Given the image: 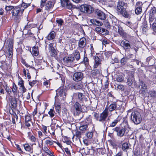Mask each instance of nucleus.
<instances>
[{"label":"nucleus","mask_w":156,"mask_h":156,"mask_svg":"<svg viewBox=\"0 0 156 156\" xmlns=\"http://www.w3.org/2000/svg\"><path fill=\"white\" fill-rule=\"evenodd\" d=\"M118 0L116 8L118 14L121 15L125 18H130V15L129 14L126 9L128 7L127 3L124 2L123 0Z\"/></svg>","instance_id":"1"},{"label":"nucleus","mask_w":156,"mask_h":156,"mask_svg":"<svg viewBox=\"0 0 156 156\" xmlns=\"http://www.w3.org/2000/svg\"><path fill=\"white\" fill-rule=\"evenodd\" d=\"M94 119L97 121L104 124V125H106V119L108 115V112H107L106 108H105L102 112L100 115L99 113L94 112L93 113Z\"/></svg>","instance_id":"2"},{"label":"nucleus","mask_w":156,"mask_h":156,"mask_svg":"<svg viewBox=\"0 0 156 156\" xmlns=\"http://www.w3.org/2000/svg\"><path fill=\"white\" fill-rule=\"evenodd\" d=\"M23 11L18 5L14 6L11 12L12 17L16 22H20V17L23 15Z\"/></svg>","instance_id":"3"},{"label":"nucleus","mask_w":156,"mask_h":156,"mask_svg":"<svg viewBox=\"0 0 156 156\" xmlns=\"http://www.w3.org/2000/svg\"><path fill=\"white\" fill-rule=\"evenodd\" d=\"M112 130L117 133V135L121 137L126 136L129 132V128L127 126H116L113 128Z\"/></svg>","instance_id":"4"},{"label":"nucleus","mask_w":156,"mask_h":156,"mask_svg":"<svg viewBox=\"0 0 156 156\" xmlns=\"http://www.w3.org/2000/svg\"><path fill=\"white\" fill-rule=\"evenodd\" d=\"M105 108H106L107 110V112L108 111L109 112H112L114 111L120 110L122 109V112L124 111V107L122 106V104L121 103H119L117 101H114L112 102L111 104L108 107H106Z\"/></svg>","instance_id":"5"},{"label":"nucleus","mask_w":156,"mask_h":156,"mask_svg":"<svg viewBox=\"0 0 156 156\" xmlns=\"http://www.w3.org/2000/svg\"><path fill=\"white\" fill-rule=\"evenodd\" d=\"M47 0H41L40 7L42 8L44 7V10L48 11L53 8L56 3L55 0H50L47 2Z\"/></svg>","instance_id":"6"},{"label":"nucleus","mask_w":156,"mask_h":156,"mask_svg":"<svg viewBox=\"0 0 156 156\" xmlns=\"http://www.w3.org/2000/svg\"><path fill=\"white\" fill-rule=\"evenodd\" d=\"M7 42L8 43L7 45V56L9 59L12 61L13 58L14 41L13 39H9Z\"/></svg>","instance_id":"7"},{"label":"nucleus","mask_w":156,"mask_h":156,"mask_svg":"<svg viewBox=\"0 0 156 156\" xmlns=\"http://www.w3.org/2000/svg\"><path fill=\"white\" fill-rule=\"evenodd\" d=\"M131 119L135 124H140L142 120L140 113L137 111L132 112L131 115Z\"/></svg>","instance_id":"8"},{"label":"nucleus","mask_w":156,"mask_h":156,"mask_svg":"<svg viewBox=\"0 0 156 156\" xmlns=\"http://www.w3.org/2000/svg\"><path fill=\"white\" fill-rule=\"evenodd\" d=\"M63 61L66 65L69 67L74 66L76 62L74 57L71 55L65 56L63 58Z\"/></svg>","instance_id":"9"},{"label":"nucleus","mask_w":156,"mask_h":156,"mask_svg":"<svg viewBox=\"0 0 156 156\" xmlns=\"http://www.w3.org/2000/svg\"><path fill=\"white\" fill-rule=\"evenodd\" d=\"M81 12L84 13L90 14L93 12L94 8L91 5L86 4L82 5L79 8Z\"/></svg>","instance_id":"10"},{"label":"nucleus","mask_w":156,"mask_h":156,"mask_svg":"<svg viewBox=\"0 0 156 156\" xmlns=\"http://www.w3.org/2000/svg\"><path fill=\"white\" fill-rule=\"evenodd\" d=\"M72 108L73 112L76 115L80 114L83 111L81 104L78 101L73 103Z\"/></svg>","instance_id":"11"},{"label":"nucleus","mask_w":156,"mask_h":156,"mask_svg":"<svg viewBox=\"0 0 156 156\" xmlns=\"http://www.w3.org/2000/svg\"><path fill=\"white\" fill-rule=\"evenodd\" d=\"M84 77V74L82 72H77L74 73L73 76V79L76 82H81Z\"/></svg>","instance_id":"12"},{"label":"nucleus","mask_w":156,"mask_h":156,"mask_svg":"<svg viewBox=\"0 0 156 156\" xmlns=\"http://www.w3.org/2000/svg\"><path fill=\"white\" fill-rule=\"evenodd\" d=\"M94 148V147L92 146L91 147V149H90L87 147L86 148H83L81 150V152L84 155L89 154L94 155L95 151Z\"/></svg>","instance_id":"13"},{"label":"nucleus","mask_w":156,"mask_h":156,"mask_svg":"<svg viewBox=\"0 0 156 156\" xmlns=\"http://www.w3.org/2000/svg\"><path fill=\"white\" fill-rule=\"evenodd\" d=\"M54 44L51 43L48 45V50L50 56L51 57H55L57 56V53L56 50L54 47Z\"/></svg>","instance_id":"14"},{"label":"nucleus","mask_w":156,"mask_h":156,"mask_svg":"<svg viewBox=\"0 0 156 156\" xmlns=\"http://www.w3.org/2000/svg\"><path fill=\"white\" fill-rule=\"evenodd\" d=\"M143 4L142 2L139 1L137 2L135 6V13L136 15L140 14L142 12V8Z\"/></svg>","instance_id":"15"},{"label":"nucleus","mask_w":156,"mask_h":156,"mask_svg":"<svg viewBox=\"0 0 156 156\" xmlns=\"http://www.w3.org/2000/svg\"><path fill=\"white\" fill-rule=\"evenodd\" d=\"M56 96L57 97H62L63 98H65L66 93V89L64 87H60L56 90Z\"/></svg>","instance_id":"16"},{"label":"nucleus","mask_w":156,"mask_h":156,"mask_svg":"<svg viewBox=\"0 0 156 156\" xmlns=\"http://www.w3.org/2000/svg\"><path fill=\"white\" fill-rule=\"evenodd\" d=\"M1 65L0 68L5 72L8 71L11 67V65L6 63V62L3 60L0 61Z\"/></svg>","instance_id":"17"},{"label":"nucleus","mask_w":156,"mask_h":156,"mask_svg":"<svg viewBox=\"0 0 156 156\" xmlns=\"http://www.w3.org/2000/svg\"><path fill=\"white\" fill-rule=\"evenodd\" d=\"M122 118V116H118L116 119L112 121L109 124L107 125L106 128V130H107L108 128L115 127L117 125V123L120 121Z\"/></svg>","instance_id":"18"},{"label":"nucleus","mask_w":156,"mask_h":156,"mask_svg":"<svg viewBox=\"0 0 156 156\" xmlns=\"http://www.w3.org/2000/svg\"><path fill=\"white\" fill-rule=\"evenodd\" d=\"M9 101L11 105V108L9 109V111L11 110L13 111L14 110H16L17 106L16 99L15 98H9Z\"/></svg>","instance_id":"19"},{"label":"nucleus","mask_w":156,"mask_h":156,"mask_svg":"<svg viewBox=\"0 0 156 156\" xmlns=\"http://www.w3.org/2000/svg\"><path fill=\"white\" fill-rule=\"evenodd\" d=\"M140 84L141 87L139 91V93L142 95H145L146 92L147 90V86L143 80L140 81Z\"/></svg>","instance_id":"20"},{"label":"nucleus","mask_w":156,"mask_h":156,"mask_svg":"<svg viewBox=\"0 0 156 156\" xmlns=\"http://www.w3.org/2000/svg\"><path fill=\"white\" fill-rule=\"evenodd\" d=\"M97 18L101 20H105L106 18V14L102 11L99 9H96L95 12Z\"/></svg>","instance_id":"21"},{"label":"nucleus","mask_w":156,"mask_h":156,"mask_svg":"<svg viewBox=\"0 0 156 156\" xmlns=\"http://www.w3.org/2000/svg\"><path fill=\"white\" fill-rule=\"evenodd\" d=\"M86 39L84 37L81 38L78 42V48L80 50L83 49L86 45Z\"/></svg>","instance_id":"22"},{"label":"nucleus","mask_w":156,"mask_h":156,"mask_svg":"<svg viewBox=\"0 0 156 156\" xmlns=\"http://www.w3.org/2000/svg\"><path fill=\"white\" fill-rule=\"evenodd\" d=\"M121 45L125 51L131 48V45L129 43V41L126 40L122 41Z\"/></svg>","instance_id":"23"},{"label":"nucleus","mask_w":156,"mask_h":156,"mask_svg":"<svg viewBox=\"0 0 156 156\" xmlns=\"http://www.w3.org/2000/svg\"><path fill=\"white\" fill-rule=\"evenodd\" d=\"M62 5L63 7H66L68 9H71L73 7L72 4L69 0H61Z\"/></svg>","instance_id":"24"},{"label":"nucleus","mask_w":156,"mask_h":156,"mask_svg":"<svg viewBox=\"0 0 156 156\" xmlns=\"http://www.w3.org/2000/svg\"><path fill=\"white\" fill-rule=\"evenodd\" d=\"M94 58V64L93 68L96 69L99 66H100L101 64V60L98 58V56H93Z\"/></svg>","instance_id":"25"},{"label":"nucleus","mask_w":156,"mask_h":156,"mask_svg":"<svg viewBox=\"0 0 156 156\" xmlns=\"http://www.w3.org/2000/svg\"><path fill=\"white\" fill-rule=\"evenodd\" d=\"M21 145L23 147L24 149L26 151L30 153L33 152V146L32 145H30L29 143H26L23 144H21Z\"/></svg>","instance_id":"26"},{"label":"nucleus","mask_w":156,"mask_h":156,"mask_svg":"<svg viewBox=\"0 0 156 156\" xmlns=\"http://www.w3.org/2000/svg\"><path fill=\"white\" fill-rule=\"evenodd\" d=\"M146 62L148 65V66H155L154 65L155 63V60L153 56L147 57L146 59Z\"/></svg>","instance_id":"27"},{"label":"nucleus","mask_w":156,"mask_h":156,"mask_svg":"<svg viewBox=\"0 0 156 156\" xmlns=\"http://www.w3.org/2000/svg\"><path fill=\"white\" fill-rule=\"evenodd\" d=\"M91 23L90 24V26L93 25L94 26H100L102 25L103 23L95 19H92L88 21Z\"/></svg>","instance_id":"28"},{"label":"nucleus","mask_w":156,"mask_h":156,"mask_svg":"<svg viewBox=\"0 0 156 156\" xmlns=\"http://www.w3.org/2000/svg\"><path fill=\"white\" fill-rule=\"evenodd\" d=\"M45 140V145H47V147L52 146L54 144V141L53 140L49 137H46L44 139Z\"/></svg>","instance_id":"29"},{"label":"nucleus","mask_w":156,"mask_h":156,"mask_svg":"<svg viewBox=\"0 0 156 156\" xmlns=\"http://www.w3.org/2000/svg\"><path fill=\"white\" fill-rule=\"evenodd\" d=\"M30 52L34 56H37L39 54V47L36 45L34 46L32 48V51Z\"/></svg>","instance_id":"30"},{"label":"nucleus","mask_w":156,"mask_h":156,"mask_svg":"<svg viewBox=\"0 0 156 156\" xmlns=\"http://www.w3.org/2000/svg\"><path fill=\"white\" fill-rule=\"evenodd\" d=\"M118 33L122 38H125L127 37V34L125 32L123 28L120 26L118 27Z\"/></svg>","instance_id":"31"},{"label":"nucleus","mask_w":156,"mask_h":156,"mask_svg":"<svg viewBox=\"0 0 156 156\" xmlns=\"http://www.w3.org/2000/svg\"><path fill=\"white\" fill-rule=\"evenodd\" d=\"M87 56L86 51H84L83 60L81 63L84 64L86 66H87L89 65V60Z\"/></svg>","instance_id":"32"},{"label":"nucleus","mask_w":156,"mask_h":156,"mask_svg":"<svg viewBox=\"0 0 156 156\" xmlns=\"http://www.w3.org/2000/svg\"><path fill=\"white\" fill-rule=\"evenodd\" d=\"M140 149L138 147H136L133 151V156H142Z\"/></svg>","instance_id":"33"},{"label":"nucleus","mask_w":156,"mask_h":156,"mask_svg":"<svg viewBox=\"0 0 156 156\" xmlns=\"http://www.w3.org/2000/svg\"><path fill=\"white\" fill-rule=\"evenodd\" d=\"M74 83L73 86V87L76 90H80L83 88V83L81 81L79 82Z\"/></svg>","instance_id":"34"},{"label":"nucleus","mask_w":156,"mask_h":156,"mask_svg":"<svg viewBox=\"0 0 156 156\" xmlns=\"http://www.w3.org/2000/svg\"><path fill=\"white\" fill-rule=\"evenodd\" d=\"M27 137L30 141L33 143L36 142L37 139L35 136L32 135L31 132L29 131L27 133Z\"/></svg>","instance_id":"35"},{"label":"nucleus","mask_w":156,"mask_h":156,"mask_svg":"<svg viewBox=\"0 0 156 156\" xmlns=\"http://www.w3.org/2000/svg\"><path fill=\"white\" fill-rule=\"evenodd\" d=\"M56 36V33L54 31H51L46 37L48 41H51L55 39Z\"/></svg>","instance_id":"36"},{"label":"nucleus","mask_w":156,"mask_h":156,"mask_svg":"<svg viewBox=\"0 0 156 156\" xmlns=\"http://www.w3.org/2000/svg\"><path fill=\"white\" fill-rule=\"evenodd\" d=\"M62 142L66 143L67 145H71L72 143L71 141V138L66 136H62Z\"/></svg>","instance_id":"37"},{"label":"nucleus","mask_w":156,"mask_h":156,"mask_svg":"<svg viewBox=\"0 0 156 156\" xmlns=\"http://www.w3.org/2000/svg\"><path fill=\"white\" fill-rule=\"evenodd\" d=\"M81 132L78 131L77 130H75V134L73 135L72 138V139H73H73L75 137H76V140H79L80 141V138L81 137Z\"/></svg>","instance_id":"38"},{"label":"nucleus","mask_w":156,"mask_h":156,"mask_svg":"<svg viewBox=\"0 0 156 156\" xmlns=\"http://www.w3.org/2000/svg\"><path fill=\"white\" fill-rule=\"evenodd\" d=\"M101 71L100 69H93L91 71V75L92 77H95L98 75H99L101 73Z\"/></svg>","instance_id":"39"},{"label":"nucleus","mask_w":156,"mask_h":156,"mask_svg":"<svg viewBox=\"0 0 156 156\" xmlns=\"http://www.w3.org/2000/svg\"><path fill=\"white\" fill-rule=\"evenodd\" d=\"M78 99L80 103L83 102L84 101H87V98L85 97V96L83 95L82 93H79L78 94Z\"/></svg>","instance_id":"40"},{"label":"nucleus","mask_w":156,"mask_h":156,"mask_svg":"<svg viewBox=\"0 0 156 156\" xmlns=\"http://www.w3.org/2000/svg\"><path fill=\"white\" fill-rule=\"evenodd\" d=\"M37 24L30 23L29 22H28L27 24L25 26L24 30H27L30 28H35L37 27Z\"/></svg>","instance_id":"41"},{"label":"nucleus","mask_w":156,"mask_h":156,"mask_svg":"<svg viewBox=\"0 0 156 156\" xmlns=\"http://www.w3.org/2000/svg\"><path fill=\"white\" fill-rule=\"evenodd\" d=\"M148 95L153 99H156V91L154 89L149 90L148 93Z\"/></svg>","instance_id":"42"},{"label":"nucleus","mask_w":156,"mask_h":156,"mask_svg":"<svg viewBox=\"0 0 156 156\" xmlns=\"http://www.w3.org/2000/svg\"><path fill=\"white\" fill-rule=\"evenodd\" d=\"M130 145L129 142H124L122 145V149L124 152H127V151L129 149V146Z\"/></svg>","instance_id":"43"},{"label":"nucleus","mask_w":156,"mask_h":156,"mask_svg":"<svg viewBox=\"0 0 156 156\" xmlns=\"http://www.w3.org/2000/svg\"><path fill=\"white\" fill-rule=\"evenodd\" d=\"M30 5V3H27L23 2L21 4L18 6L22 9L23 10V13L24 11V9H27L28 7Z\"/></svg>","instance_id":"44"},{"label":"nucleus","mask_w":156,"mask_h":156,"mask_svg":"<svg viewBox=\"0 0 156 156\" xmlns=\"http://www.w3.org/2000/svg\"><path fill=\"white\" fill-rule=\"evenodd\" d=\"M48 114L49 115V116L51 118H54L55 116L56 113L55 111L54 108H51L48 112Z\"/></svg>","instance_id":"45"},{"label":"nucleus","mask_w":156,"mask_h":156,"mask_svg":"<svg viewBox=\"0 0 156 156\" xmlns=\"http://www.w3.org/2000/svg\"><path fill=\"white\" fill-rule=\"evenodd\" d=\"M76 61H79L80 58V52L78 50H76L73 53Z\"/></svg>","instance_id":"46"},{"label":"nucleus","mask_w":156,"mask_h":156,"mask_svg":"<svg viewBox=\"0 0 156 156\" xmlns=\"http://www.w3.org/2000/svg\"><path fill=\"white\" fill-rule=\"evenodd\" d=\"M65 151L66 153L67 156H71V151L72 149V147L71 145H69L68 147L63 148Z\"/></svg>","instance_id":"47"},{"label":"nucleus","mask_w":156,"mask_h":156,"mask_svg":"<svg viewBox=\"0 0 156 156\" xmlns=\"http://www.w3.org/2000/svg\"><path fill=\"white\" fill-rule=\"evenodd\" d=\"M55 109L56 112L58 114H60L61 112V105L59 102H57L54 105Z\"/></svg>","instance_id":"48"},{"label":"nucleus","mask_w":156,"mask_h":156,"mask_svg":"<svg viewBox=\"0 0 156 156\" xmlns=\"http://www.w3.org/2000/svg\"><path fill=\"white\" fill-rule=\"evenodd\" d=\"M88 126V125L84 123V122H81L80 124L79 129L80 130L85 131L87 129Z\"/></svg>","instance_id":"49"},{"label":"nucleus","mask_w":156,"mask_h":156,"mask_svg":"<svg viewBox=\"0 0 156 156\" xmlns=\"http://www.w3.org/2000/svg\"><path fill=\"white\" fill-rule=\"evenodd\" d=\"M51 79L47 80L46 78H44V82L43 83V85L44 86L46 87L48 89H49L50 88L51 82L50 80Z\"/></svg>","instance_id":"50"},{"label":"nucleus","mask_w":156,"mask_h":156,"mask_svg":"<svg viewBox=\"0 0 156 156\" xmlns=\"http://www.w3.org/2000/svg\"><path fill=\"white\" fill-rule=\"evenodd\" d=\"M89 91L94 90L95 89L94 84L92 82H90L86 85Z\"/></svg>","instance_id":"51"},{"label":"nucleus","mask_w":156,"mask_h":156,"mask_svg":"<svg viewBox=\"0 0 156 156\" xmlns=\"http://www.w3.org/2000/svg\"><path fill=\"white\" fill-rule=\"evenodd\" d=\"M129 59V58L127 56H124L120 60V63L122 66H124L127 62L128 61Z\"/></svg>","instance_id":"52"},{"label":"nucleus","mask_w":156,"mask_h":156,"mask_svg":"<svg viewBox=\"0 0 156 156\" xmlns=\"http://www.w3.org/2000/svg\"><path fill=\"white\" fill-rule=\"evenodd\" d=\"M84 123L86 124L88 126L89 124H91L92 122V120L91 117H88L86 118L85 120L83 121Z\"/></svg>","instance_id":"53"},{"label":"nucleus","mask_w":156,"mask_h":156,"mask_svg":"<svg viewBox=\"0 0 156 156\" xmlns=\"http://www.w3.org/2000/svg\"><path fill=\"white\" fill-rule=\"evenodd\" d=\"M12 92L14 95H17V93L19 92L17 88L16 85L13 83L12 88Z\"/></svg>","instance_id":"54"},{"label":"nucleus","mask_w":156,"mask_h":156,"mask_svg":"<svg viewBox=\"0 0 156 156\" xmlns=\"http://www.w3.org/2000/svg\"><path fill=\"white\" fill-rule=\"evenodd\" d=\"M9 113L12 115V118H14L15 119H16L17 121L18 119V116L16 114L15 111L11 110L9 111Z\"/></svg>","instance_id":"55"},{"label":"nucleus","mask_w":156,"mask_h":156,"mask_svg":"<svg viewBox=\"0 0 156 156\" xmlns=\"http://www.w3.org/2000/svg\"><path fill=\"white\" fill-rule=\"evenodd\" d=\"M149 15L155 16L156 14V8L154 7L152 8L148 12Z\"/></svg>","instance_id":"56"},{"label":"nucleus","mask_w":156,"mask_h":156,"mask_svg":"<svg viewBox=\"0 0 156 156\" xmlns=\"http://www.w3.org/2000/svg\"><path fill=\"white\" fill-rule=\"evenodd\" d=\"M133 78L131 76H129L127 79V83L129 86H131L133 84Z\"/></svg>","instance_id":"57"},{"label":"nucleus","mask_w":156,"mask_h":156,"mask_svg":"<svg viewBox=\"0 0 156 156\" xmlns=\"http://www.w3.org/2000/svg\"><path fill=\"white\" fill-rule=\"evenodd\" d=\"M109 53V52L108 51H105L104 53H102L99 55L98 56V58L99 59H100L102 61V59H104V55H107Z\"/></svg>","instance_id":"58"},{"label":"nucleus","mask_w":156,"mask_h":156,"mask_svg":"<svg viewBox=\"0 0 156 156\" xmlns=\"http://www.w3.org/2000/svg\"><path fill=\"white\" fill-rule=\"evenodd\" d=\"M14 6L12 5L6 6L5 7V9L7 12L10 11L12 12Z\"/></svg>","instance_id":"59"},{"label":"nucleus","mask_w":156,"mask_h":156,"mask_svg":"<svg viewBox=\"0 0 156 156\" xmlns=\"http://www.w3.org/2000/svg\"><path fill=\"white\" fill-rule=\"evenodd\" d=\"M48 147L46 145H44L43 147V149H42V151H43L44 153L46 154H48L51 150H50Z\"/></svg>","instance_id":"60"},{"label":"nucleus","mask_w":156,"mask_h":156,"mask_svg":"<svg viewBox=\"0 0 156 156\" xmlns=\"http://www.w3.org/2000/svg\"><path fill=\"white\" fill-rule=\"evenodd\" d=\"M116 80L119 82H122L124 80V78L122 75H119L117 76L116 78Z\"/></svg>","instance_id":"61"},{"label":"nucleus","mask_w":156,"mask_h":156,"mask_svg":"<svg viewBox=\"0 0 156 156\" xmlns=\"http://www.w3.org/2000/svg\"><path fill=\"white\" fill-rule=\"evenodd\" d=\"M15 145L17 151H19V153L22 154H24L25 153V152L23 151L19 145L16 144Z\"/></svg>","instance_id":"62"},{"label":"nucleus","mask_w":156,"mask_h":156,"mask_svg":"<svg viewBox=\"0 0 156 156\" xmlns=\"http://www.w3.org/2000/svg\"><path fill=\"white\" fill-rule=\"evenodd\" d=\"M101 34L103 35H108L109 32L107 30L102 28L101 30Z\"/></svg>","instance_id":"63"},{"label":"nucleus","mask_w":156,"mask_h":156,"mask_svg":"<svg viewBox=\"0 0 156 156\" xmlns=\"http://www.w3.org/2000/svg\"><path fill=\"white\" fill-rule=\"evenodd\" d=\"M56 22L58 25L62 26L64 23L63 20L61 18H56Z\"/></svg>","instance_id":"64"}]
</instances>
